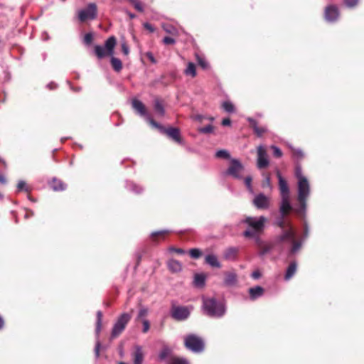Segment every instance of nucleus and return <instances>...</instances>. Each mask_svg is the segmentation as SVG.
I'll use <instances>...</instances> for the list:
<instances>
[{
	"mask_svg": "<svg viewBox=\"0 0 364 364\" xmlns=\"http://www.w3.org/2000/svg\"><path fill=\"white\" fill-rule=\"evenodd\" d=\"M127 15L129 16L130 18H134L136 17V15L129 12V11H127Z\"/></svg>",
	"mask_w": 364,
	"mask_h": 364,
	"instance_id": "69168bd1",
	"label": "nucleus"
},
{
	"mask_svg": "<svg viewBox=\"0 0 364 364\" xmlns=\"http://www.w3.org/2000/svg\"><path fill=\"white\" fill-rule=\"evenodd\" d=\"M248 122L250 123V125L252 127L255 134L258 136H261L264 133L267 132V129L265 127H259L257 126V122L252 118H248Z\"/></svg>",
	"mask_w": 364,
	"mask_h": 364,
	"instance_id": "393cba45",
	"label": "nucleus"
},
{
	"mask_svg": "<svg viewBox=\"0 0 364 364\" xmlns=\"http://www.w3.org/2000/svg\"><path fill=\"white\" fill-rule=\"evenodd\" d=\"M251 276L254 279H258L261 277V273L259 270H256L252 273Z\"/></svg>",
	"mask_w": 364,
	"mask_h": 364,
	"instance_id": "4d7b16f0",
	"label": "nucleus"
},
{
	"mask_svg": "<svg viewBox=\"0 0 364 364\" xmlns=\"http://www.w3.org/2000/svg\"><path fill=\"white\" fill-rule=\"evenodd\" d=\"M51 188L55 191H63L66 188V185L60 180L54 178L50 183Z\"/></svg>",
	"mask_w": 364,
	"mask_h": 364,
	"instance_id": "bb28decb",
	"label": "nucleus"
},
{
	"mask_svg": "<svg viewBox=\"0 0 364 364\" xmlns=\"http://www.w3.org/2000/svg\"><path fill=\"white\" fill-rule=\"evenodd\" d=\"M129 1L134 6L135 9L138 11L142 12L144 11V6L139 0H129Z\"/></svg>",
	"mask_w": 364,
	"mask_h": 364,
	"instance_id": "e433bc0d",
	"label": "nucleus"
},
{
	"mask_svg": "<svg viewBox=\"0 0 364 364\" xmlns=\"http://www.w3.org/2000/svg\"><path fill=\"white\" fill-rule=\"evenodd\" d=\"M325 19L328 22L336 21L339 16V11L337 6L330 5L326 6L324 13Z\"/></svg>",
	"mask_w": 364,
	"mask_h": 364,
	"instance_id": "dca6fc26",
	"label": "nucleus"
},
{
	"mask_svg": "<svg viewBox=\"0 0 364 364\" xmlns=\"http://www.w3.org/2000/svg\"><path fill=\"white\" fill-rule=\"evenodd\" d=\"M291 149L293 151V156L294 158L297 159L298 160L302 159L304 158V154L301 149Z\"/></svg>",
	"mask_w": 364,
	"mask_h": 364,
	"instance_id": "79ce46f5",
	"label": "nucleus"
},
{
	"mask_svg": "<svg viewBox=\"0 0 364 364\" xmlns=\"http://www.w3.org/2000/svg\"><path fill=\"white\" fill-rule=\"evenodd\" d=\"M168 269L172 272H179L182 269V264L180 262L174 259H171L168 261L167 263Z\"/></svg>",
	"mask_w": 364,
	"mask_h": 364,
	"instance_id": "aec40b11",
	"label": "nucleus"
},
{
	"mask_svg": "<svg viewBox=\"0 0 364 364\" xmlns=\"http://www.w3.org/2000/svg\"><path fill=\"white\" fill-rule=\"evenodd\" d=\"M171 251L175 252L178 254H184L185 251L183 249L181 248H171Z\"/></svg>",
	"mask_w": 364,
	"mask_h": 364,
	"instance_id": "680f3d73",
	"label": "nucleus"
},
{
	"mask_svg": "<svg viewBox=\"0 0 364 364\" xmlns=\"http://www.w3.org/2000/svg\"><path fill=\"white\" fill-rule=\"evenodd\" d=\"M17 191H25L26 192H28L29 189H28V187L26 186V183L25 181H20L17 185Z\"/></svg>",
	"mask_w": 364,
	"mask_h": 364,
	"instance_id": "c03bdc74",
	"label": "nucleus"
},
{
	"mask_svg": "<svg viewBox=\"0 0 364 364\" xmlns=\"http://www.w3.org/2000/svg\"><path fill=\"white\" fill-rule=\"evenodd\" d=\"M132 107L141 117H144L147 122L151 125V121L155 122L151 115L147 112L144 105L139 100H132Z\"/></svg>",
	"mask_w": 364,
	"mask_h": 364,
	"instance_id": "9b49d317",
	"label": "nucleus"
},
{
	"mask_svg": "<svg viewBox=\"0 0 364 364\" xmlns=\"http://www.w3.org/2000/svg\"><path fill=\"white\" fill-rule=\"evenodd\" d=\"M266 221L267 219L264 216L247 217L243 222L248 225V228L243 232V235L250 237L261 233L264 230Z\"/></svg>",
	"mask_w": 364,
	"mask_h": 364,
	"instance_id": "20e7f679",
	"label": "nucleus"
},
{
	"mask_svg": "<svg viewBox=\"0 0 364 364\" xmlns=\"http://www.w3.org/2000/svg\"><path fill=\"white\" fill-rule=\"evenodd\" d=\"M147 314H148V309L146 308H141L139 309L136 319L137 321H139V320L142 321V319H146L145 317L147 316Z\"/></svg>",
	"mask_w": 364,
	"mask_h": 364,
	"instance_id": "4c0bfd02",
	"label": "nucleus"
},
{
	"mask_svg": "<svg viewBox=\"0 0 364 364\" xmlns=\"http://www.w3.org/2000/svg\"><path fill=\"white\" fill-rule=\"evenodd\" d=\"M168 364H188V362L184 358H173Z\"/></svg>",
	"mask_w": 364,
	"mask_h": 364,
	"instance_id": "37998d69",
	"label": "nucleus"
},
{
	"mask_svg": "<svg viewBox=\"0 0 364 364\" xmlns=\"http://www.w3.org/2000/svg\"><path fill=\"white\" fill-rule=\"evenodd\" d=\"M296 268H297L296 262L295 261L291 262L287 269L284 279L286 280H289L296 273Z\"/></svg>",
	"mask_w": 364,
	"mask_h": 364,
	"instance_id": "b1692460",
	"label": "nucleus"
},
{
	"mask_svg": "<svg viewBox=\"0 0 364 364\" xmlns=\"http://www.w3.org/2000/svg\"><path fill=\"white\" fill-rule=\"evenodd\" d=\"M277 176L279 180V188L281 197H289V188L287 182L282 176L279 171H277Z\"/></svg>",
	"mask_w": 364,
	"mask_h": 364,
	"instance_id": "f3484780",
	"label": "nucleus"
},
{
	"mask_svg": "<svg viewBox=\"0 0 364 364\" xmlns=\"http://www.w3.org/2000/svg\"><path fill=\"white\" fill-rule=\"evenodd\" d=\"M168 232V230H161V231H158V232H152L151 235L152 237H155L156 235H162L166 234Z\"/></svg>",
	"mask_w": 364,
	"mask_h": 364,
	"instance_id": "bf43d9fd",
	"label": "nucleus"
},
{
	"mask_svg": "<svg viewBox=\"0 0 364 364\" xmlns=\"http://www.w3.org/2000/svg\"><path fill=\"white\" fill-rule=\"evenodd\" d=\"M168 354H169V349L167 348H164L159 353V358L161 360H164L168 355Z\"/></svg>",
	"mask_w": 364,
	"mask_h": 364,
	"instance_id": "3c124183",
	"label": "nucleus"
},
{
	"mask_svg": "<svg viewBox=\"0 0 364 364\" xmlns=\"http://www.w3.org/2000/svg\"><path fill=\"white\" fill-rule=\"evenodd\" d=\"M184 73L186 75H190L192 77H194L196 75L195 64L193 63L189 62Z\"/></svg>",
	"mask_w": 364,
	"mask_h": 364,
	"instance_id": "2f4dec72",
	"label": "nucleus"
},
{
	"mask_svg": "<svg viewBox=\"0 0 364 364\" xmlns=\"http://www.w3.org/2000/svg\"><path fill=\"white\" fill-rule=\"evenodd\" d=\"M244 169V166L240 160L237 159H230V166L225 171V174L235 178H241V173Z\"/></svg>",
	"mask_w": 364,
	"mask_h": 364,
	"instance_id": "1a4fd4ad",
	"label": "nucleus"
},
{
	"mask_svg": "<svg viewBox=\"0 0 364 364\" xmlns=\"http://www.w3.org/2000/svg\"><path fill=\"white\" fill-rule=\"evenodd\" d=\"M117 44V40L114 36H110L107 39V41L105 43V47L106 48L107 50L108 51V54L112 55V56L114 54V49L115 48V46Z\"/></svg>",
	"mask_w": 364,
	"mask_h": 364,
	"instance_id": "6ab92c4d",
	"label": "nucleus"
},
{
	"mask_svg": "<svg viewBox=\"0 0 364 364\" xmlns=\"http://www.w3.org/2000/svg\"><path fill=\"white\" fill-rule=\"evenodd\" d=\"M249 293L250 296V299L252 300H255L261 296H262L264 293V289L261 287L257 286L249 289Z\"/></svg>",
	"mask_w": 364,
	"mask_h": 364,
	"instance_id": "4be33fe9",
	"label": "nucleus"
},
{
	"mask_svg": "<svg viewBox=\"0 0 364 364\" xmlns=\"http://www.w3.org/2000/svg\"><path fill=\"white\" fill-rule=\"evenodd\" d=\"M186 348L194 353H200L204 350V342L203 339L195 335L189 334L184 338Z\"/></svg>",
	"mask_w": 364,
	"mask_h": 364,
	"instance_id": "39448f33",
	"label": "nucleus"
},
{
	"mask_svg": "<svg viewBox=\"0 0 364 364\" xmlns=\"http://www.w3.org/2000/svg\"><path fill=\"white\" fill-rule=\"evenodd\" d=\"M252 177L251 176H247L245 178V186H247V189L250 191H252Z\"/></svg>",
	"mask_w": 364,
	"mask_h": 364,
	"instance_id": "49530a36",
	"label": "nucleus"
},
{
	"mask_svg": "<svg viewBox=\"0 0 364 364\" xmlns=\"http://www.w3.org/2000/svg\"><path fill=\"white\" fill-rule=\"evenodd\" d=\"M132 315L128 313H123L119 316L112 328L111 334V337L112 338L117 337L122 333V331L125 329L127 324L130 321Z\"/></svg>",
	"mask_w": 364,
	"mask_h": 364,
	"instance_id": "0eeeda50",
	"label": "nucleus"
},
{
	"mask_svg": "<svg viewBox=\"0 0 364 364\" xmlns=\"http://www.w3.org/2000/svg\"><path fill=\"white\" fill-rule=\"evenodd\" d=\"M4 323V320H3V318L0 316V329L3 327Z\"/></svg>",
	"mask_w": 364,
	"mask_h": 364,
	"instance_id": "774afa93",
	"label": "nucleus"
},
{
	"mask_svg": "<svg viewBox=\"0 0 364 364\" xmlns=\"http://www.w3.org/2000/svg\"><path fill=\"white\" fill-rule=\"evenodd\" d=\"M267 185L268 186H271V181H270V177L269 176H267L266 178H265V182L264 183V186Z\"/></svg>",
	"mask_w": 364,
	"mask_h": 364,
	"instance_id": "e2e57ef3",
	"label": "nucleus"
},
{
	"mask_svg": "<svg viewBox=\"0 0 364 364\" xmlns=\"http://www.w3.org/2000/svg\"><path fill=\"white\" fill-rule=\"evenodd\" d=\"M205 276L203 274H196L194 276V284L198 287H202L205 284Z\"/></svg>",
	"mask_w": 364,
	"mask_h": 364,
	"instance_id": "c756f323",
	"label": "nucleus"
},
{
	"mask_svg": "<svg viewBox=\"0 0 364 364\" xmlns=\"http://www.w3.org/2000/svg\"><path fill=\"white\" fill-rule=\"evenodd\" d=\"M189 253L191 257L194 259H198L202 255L201 251L197 248L190 250Z\"/></svg>",
	"mask_w": 364,
	"mask_h": 364,
	"instance_id": "a19ab883",
	"label": "nucleus"
},
{
	"mask_svg": "<svg viewBox=\"0 0 364 364\" xmlns=\"http://www.w3.org/2000/svg\"><path fill=\"white\" fill-rule=\"evenodd\" d=\"M142 324H143L142 332L143 333L148 332L149 330V328H150L149 321L147 319H142Z\"/></svg>",
	"mask_w": 364,
	"mask_h": 364,
	"instance_id": "09e8293b",
	"label": "nucleus"
},
{
	"mask_svg": "<svg viewBox=\"0 0 364 364\" xmlns=\"http://www.w3.org/2000/svg\"><path fill=\"white\" fill-rule=\"evenodd\" d=\"M122 50L125 55L129 53V48L126 42H122L121 44Z\"/></svg>",
	"mask_w": 364,
	"mask_h": 364,
	"instance_id": "603ef678",
	"label": "nucleus"
},
{
	"mask_svg": "<svg viewBox=\"0 0 364 364\" xmlns=\"http://www.w3.org/2000/svg\"><path fill=\"white\" fill-rule=\"evenodd\" d=\"M203 309L211 317H222L225 313L224 304L214 298H203Z\"/></svg>",
	"mask_w": 364,
	"mask_h": 364,
	"instance_id": "7ed1b4c3",
	"label": "nucleus"
},
{
	"mask_svg": "<svg viewBox=\"0 0 364 364\" xmlns=\"http://www.w3.org/2000/svg\"><path fill=\"white\" fill-rule=\"evenodd\" d=\"M214 131V127L211 124H208L204 127H200L198 129V132L203 134H210L213 133Z\"/></svg>",
	"mask_w": 364,
	"mask_h": 364,
	"instance_id": "58836bf2",
	"label": "nucleus"
},
{
	"mask_svg": "<svg viewBox=\"0 0 364 364\" xmlns=\"http://www.w3.org/2000/svg\"><path fill=\"white\" fill-rule=\"evenodd\" d=\"M95 53L99 59H102L106 56H112V55L108 54V51L105 46L99 45L95 46Z\"/></svg>",
	"mask_w": 364,
	"mask_h": 364,
	"instance_id": "a878e982",
	"label": "nucleus"
},
{
	"mask_svg": "<svg viewBox=\"0 0 364 364\" xmlns=\"http://www.w3.org/2000/svg\"><path fill=\"white\" fill-rule=\"evenodd\" d=\"M154 109L156 114L159 117H163L165 114V109L163 104L159 99H156L154 103Z\"/></svg>",
	"mask_w": 364,
	"mask_h": 364,
	"instance_id": "c85d7f7f",
	"label": "nucleus"
},
{
	"mask_svg": "<svg viewBox=\"0 0 364 364\" xmlns=\"http://www.w3.org/2000/svg\"><path fill=\"white\" fill-rule=\"evenodd\" d=\"M48 87L50 88V89H53L54 87H56V85H55L54 83H50L48 85Z\"/></svg>",
	"mask_w": 364,
	"mask_h": 364,
	"instance_id": "338daca9",
	"label": "nucleus"
},
{
	"mask_svg": "<svg viewBox=\"0 0 364 364\" xmlns=\"http://www.w3.org/2000/svg\"><path fill=\"white\" fill-rule=\"evenodd\" d=\"M93 36L92 33H86L84 36V43L87 45L90 44L92 42Z\"/></svg>",
	"mask_w": 364,
	"mask_h": 364,
	"instance_id": "de8ad7c7",
	"label": "nucleus"
},
{
	"mask_svg": "<svg viewBox=\"0 0 364 364\" xmlns=\"http://www.w3.org/2000/svg\"><path fill=\"white\" fill-rule=\"evenodd\" d=\"M0 183L2 184H5L6 183V179L4 175L0 173Z\"/></svg>",
	"mask_w": 364,
	"mask_h": 364,
	"instance_id": "0e129e2a",
	"label": "nucleus"
},
{
	"mask_svg": "<svg viewBox=\"0 0 364 364\" xmlns=\"http://www.w3.org/2000/svg\"><path fill=\"white\" fill-rule=\"evenodd\" d=\"M253 204L258 209H267L269 207L270 198L263 193H259L255 197Z\"/></svg>",
	"mask_w": 364,
	"mask_h": 364,
	"instance_id": "2eb2a0df",
	"label": "nucleus"
},
{
	"mask_svg": "<svg viewBox=\"0 0 364 364\" xmlns=\"http://www.w3.org/2000/svg\"><path fill=\"white\" fill-rule=\"evenodd\" d=\"M151 126L157 129L161 133L167 135L170 139L178 144H182V139L180 136V130L175 127L166 128L157 123L151 121Z\"/></svg>",
	"mask_w": 364,
	"mask_h": 364,
	"instance_id": "423d86ee",
	"label": "nucleus"
},
{
	"mask_svg": "<svg viewBox=\"0 0 364 364\" xmlns=\"http://www.w3.org/2000/svg\"><path fill=\"white\" fill-rule=\"evenodd\" d=\"M110 61H111L112 66L115 71L119 72L122 70V61L119 58L112 56Z\"/></svg>",
	"mask_w": 364,
	"mask_h": 364,
	"instance_id": "473e14b6",
	"label": "nucleus"
},
{
	"mask_svg": "<svg viewBox=\"0 0 364 364\" xmlns=\"http://www.w3.org/2000/svg\"><path fill=\"white\" fill-rule=\"evenodd\" d=\"M163 42L166 45H171V44H174L175 43V40L173 38H171V37L166 36L163 39Z\"/></svg>",
	"mask_w": 364,
	"mask_h": 364,
	"instance_id": "6e6d98bb",
	"label": "nucleus"
},
{
	"mask_svg": "<svg viewBox=\"0 0 364 364\" xmlns=\"http://www.w3.org/2000/svg\"><path fill=\"white\" fill-rule=\"evenodd\" d=\"M348 7H353L357 5L358 0H343Z\"/></svg>",
	"mask_w": 364,
	"mask_h": 364,
	"instance_id": "864d4df0",
	"label": "nucleus"
},
{
	"mask_svg": "<svg viewBox=\"0 0 364 364\" xmlns=\"http://www.w3.org/2000/svg\"><path fill=\"white\" fill-rule=\"evenodd\" d=\"M196 59H197V62L198 63V65L203 68V69H206L208 68V62L205 60V59H204L203 58L199 56L198 55H196Z\"/></svg>",
	"mask_w": 364,
	"mask_h": 364,
	"instance_id": "ea45409f",
	"label": "nucleus"
},
{
	"mask_svg": "<svg viewBox=\"0 0 364 364\" xmlns=\"http://www.w3.org/2000/svg\"><path fill=\"white\" fill-rule=\"evenodd\" d=\"M190 309L187 306H173L171 309V316L177 321H184L190 316Z\"/></svg>",
	"mask_w": 364,
	"mask_h": 364,
	"instance_id": "9d476101",
	"label": "nucleus"
},
{
	"mask_svg": "<svg viewBox=\"0 0 364 364\" xmlns=\"http://www.w3.org/2000/svg\"><path fill=\"white\" fill-rule=\"evenodd\" d=\"M132 356L134 364H142L144 357L142 347L140 346H136L134 347V351L132 353Z\"/></svg>",
	"mask_w": 364,
	"mask_h": 364,
	"instance_id": "a211bd4d",
	"label": "nucleus"
},
{
	"mask_svg": "<svg viewBox=\"0 0 364 364\" xmlns=\"http://www.w3.org/2000/svg\"><path fill=\"white\" fill-rule=\"evenodd\" d=\"M295 208H300V204L298 207H295L294 208V211L299 215L303 216L305 214L306 210L302 214H299L295 211ZM293 210L292 206L290 203V196L289 197H281V204L279 207L280 214L282 215H287L288 213Z\"/></svg>",
	"mask_w": 364,
	"mask_h": 364,
	"instance_id": "f8f14e48",
	"label": "nucleus"
},
{
	"mask_svg": "<svg viewBox=\"0 0 364 364\" xmlns=\"http://www.w3.org/2000/svg\"><path fill=\"white\" fill-rule=\"evenodd\" d=\"M259 235V234L255 235V236H250L249 237L250 238L255 239V243L258 247H260L261 245H262L263 244H264V242L260 239Z\"/></svg>",
	"mask_w": 364,
	"mask_h": 364,
	"instance_id": "8fccbe9b",
	"label": "nucleus"
},
{
	"mask_svg": "<svg viewBox=\"0 0 364 364\" xmlns=\"http://www.w3.org/2000/svg\"><path fill=\"white\" fill-rule=\"evenodd\" d=\"M215 156L217 158H220V159H232L230 157V154L229 153L228 151L225 150V149H220V150H218L216 153H215Z\"/></svg>",
	"mask_w": 364,
	"mask_h": 364,
	"instance_id": "f704fd0d",
	"label": "nucleus"
},
{
	"mask_svg": "<svg viewBox=\"0 0 364 364\" xmlns=\"http://www.w3.org/2000/svg\"><path fill=\"white\" fill-rule=\"evenodd\" d=\"M238 249L236 247H229L224 252L223 257L228 260H234L237 255Z\"/></svg>",
	"mask_w": 364,
	"mask_h": 364,
	"instance_id": "5701e85b",
	"label": "nucleus"
},
{
	"mask_svg": "<svg viewBox=\"0 0 364 364\" xmlns=\"http://www.w3.org/2000/svg\"><path fill=\"white\" fill-rule=\"evenodd\" d=\"M145 55L153 64H156L157 63L156 58H154L151 52H146L145 53Z\"/></svg>",
	"mask_w": 364,
	"mask_h": 364,
	"instance_id": "5fc2aeb1",
	"label": "nucleus"
},
{
	"mask_svg": "<svg viewBox=\"0 0 364 364\" xmlns=\"http://www.w3.org/2000/svg\"><path fill=\"white\" fill-rule=\"evenodd\" d=\"M273 244H263L262 245L258 247L259 249V255L263 257L264 255H265L266 254L271 251V250L273 248Z\"/></svg>",
	"mask_w": 364,
	"mask_h": 364,
	"instance_id": "7c9ffc66",
	"label": "nucleus"
},
{
	"mask_svg": "<svg viewBox=\"0 0 364 364\" xmlns=\"http://www.w3.org/2000/svg\"><path fill=\"white\" fill-rule=\"evenodd\" d=\"M257 165L258 168H264L269 165V160L267 158V151L263 146L257 147Z\"/></svg>",
	"mask_w": 364,
	"mask_h": 364,
	"instance_id": "4468645a",
	"label": "nucleus"
},
{
	"mask_svg": "<svg viewBox=\"0 0 364 364\" xmlns=\"http://www.w3.org/2000/svg\"><path fill=\"white\" fill-rule=\"evenodd\" d=\"M276 224L282 229V234L276 238L277 243L288 242L291 245L290 254L294 255L299 251L301 247V242L296 240V233L292 225L286 219V215L277 218Z\"/></svg>",
	"mask_w": 364,
	"mask_h": 364,
	"instance_id": "f257e3e1",
	"label": "nucleus"
},
{
	"mask_svg": "<svg viewBox=\"0 0 364 364\" xmlns=\"http://www.w3.org/2000/svg\"><path fill=\"white\" fill-rule=\"evenodd\" d=\"M97 15V8L95 3H90L85 9L78 11L80 21L85 22L87 20H94Z\"/></svg>",
	"mask_w": 364,
	"mask_h": 364,
	"instance_id": "6e6552de",
	"label": "nucleus"
},
{
	"mask_svg": "<svg viewBox=\"0 0 364 364\" xmlns=\"http://www.w3.org/2000/svg\"><path fill=\"white\" fill-rule=\"evenodd\" d=\"M295 176L298 179V201L300 208H295L299 214H302L306 208V200L310 194V185L307 178L302 174L301 168L296 166Z\"/></svg>",
	"mask_w": 364,
	"mask_h": 364,
	"instance_id": "f03ea898",
	"label": "nucleus"
},
{
	"mask_svg": "<svg viewBox=\"0 0 364 364\" xmlns=\"http://www.w3.org/2000/svg\"><path fill=\"white\" fill-rule=\"evenodd\" d=\"M222 107L227 112L232 113L235 112V106L229 100L223 102L222 104Z\"/></svg>",
	"mask_w": 364,
	"mask_h": 364,
	"instance_id": "72a5a7b5",
	"label": "nucleus"
},
{
	"mask_svg": "<svg viewBox=\"0 0 364 364\" xmlns=\"http://www.w3.org/2000/svg\"><path fill=\"white\" fill-rule=\"evenodd\" d=\"M144 28H146V30L149 31L151 33L154 31V26L151 24L149 23H144Z\"/></svg>",
	"mask_w": 364,
	"mask_h": 364,
	"instance_id": "13d9d810",
	"label": "nucleus"
},
{
	"mask_svg": "<svg viewBox=\"0 0 364 364\" xmlns=\"http://www.w3.org/2000/svg\"><path fill=\"white\" fill-rule=\"evenodd\" d=\"M271 149L273 150V154L274 156L279 158L282 156V151L279 147L272 145Z\"/></svg>",
	"mask_w": 364,
	"mask_h": 364,
	"instance_id": "a18cd8bd",
	"label": "nucleus"
},
{
	"mask_svg": "<svg viewBox=\"0 0 364 364\" xmlns=\"http://www.w3.org/2000/svg\"><path fill=\"white\" fill-rule=\"evenodd\" d=\"M231 124V121L229 118L223 119L222 121V124L223 126H230Z\"/></svg>",
	"mask_w": 364,
	"mask_h": 364,
	"instance_id": "052dcab7",
	"label": "nucleus"
},
{
	"mask_svg": "<svg viewBox=\"0 0 364 364\" xmlns=\"http://www.w3.org/2000/svg\"><path fill=\"white\" fill-rule=\"evenodd\" d=\"M227 286H233L237 283V274L234 272H227L224 281Z\"/></svg>",
	"mask_w": 364,
	"mask_h": 364,
	"instance_id": "cd10ccee",
	"label": "nucleus"
},
{
	"mask_svg": "<svg viewBox=\"0 0 364 364\" xmlns=\"http://www.w3.org/2000/svg\"><path fill=\"white\" fill-rule=\"evenodd\" d=\"M205 262L210 266L213 267L220 268L221 267L220 263L219 262L218 257L213 254L207 255L205 257Z\"/></svg>",
	"mask_w": 364,
	"mask_h": 364,
	"instance_id": "412c9836",
	"label": "nucleus"
},
{
	"mask_svg": "<svg viewBox=\"0 0 364 364\" xmlns=\"http://www.w3.org/2000/svg\"><path fill=\"white\" fill-rule=\"evenodd\" d=\"M126 187L128 190L132 191L136 193H139L142 191V188L139 187L138 186L134 184L133 182H127Z\"/></svg>",
	"mask_w": 364,
	"mask_h": 364,
	"instance_id": "c9c22d12",
	"label": "nucleus"
},
{
	"mask_svg": "<svg viewBox=\"0 0 364 364\" xmlns=\"http://www.w3.org/2000/svg\"><path fill=\"white\" fill-rule=\"evenodd\" d=\"M102 313L101 311H98L97 312V321H96V329H95V333L97 336V341L95 344V353L97 358L100 356V349L101 347V343L98 339L99 334L101 331L102 328Z\"/></svg>",
	"mask_w": 364,
	"mask_h": 364,
	"instance_id": "ddd939ff",
	"label": "nucleus"
}]
</instances>
